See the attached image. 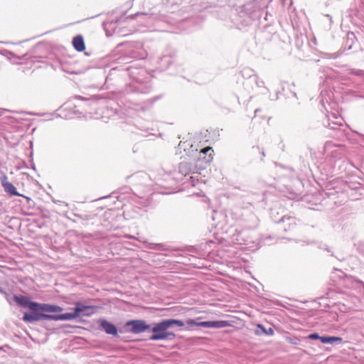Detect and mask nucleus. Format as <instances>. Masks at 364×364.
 Masks as SVG:
<instances>
[{"label": "nucleus", "mask_w": 364, "mask_h": 364, "mask_svg": "<svg viewBox=\"0 0 364 364\" xmlns=\"http://www.w3.org/2000/svg\"><path fill=\"white\" fill-rule=\"evenodd\" d=\"M14 301L23 307L28 308L31 312H26L23 314V320L26 322L33 323L43 320V313L60 312L63 309L57 305L48 304H38L31 301L24 296H14Z\"/></svg>", "instance_id": "1"}, {"label": "nucleus", "mask_w": 364, "mask_h": 364, "mask_svg": "<svg viewBox=\"0 0 364 364\" xmlns=\"http://www.w3.org/2000/svg\"><path fill=\"white\" fill-rule=\"evenodd\" d=\"M169 328L166 320H163L159 323H154L152 328V335L150 336L151 341L159 340H173L176 335L168 331Z\"/></svg>", "instance_id": "2"}, {"label": "nucleus", "mask_w": 364, "mask_h": 364, "mask_svg": "<svg viewBox=\"0 0 364 364\" xmlns=\"http://www.w3.org/2000/svg\"><path fill=\"white\" fill-rule=\"evenodd\" d=\"M187 324L190 326H199L208 328H222L230 326V324L228 321H196L193 319H188Z\"/></svg>", "instance_id": "3"}, {"label": "nucleus", "mask_w": 364, "mask_h": 364, "mask_svg": "<svg viewBox=\"0 0 364 364\" xmlns=\"http://www.w3.org/2000/svg\"><path fill=\"white\" fill-rule=\"evenodd\" d=\"M77 314L74 309L73 312L65 313L59 315L48 314V313H43V320H53V321H68L76 318Z\"/></svg>", "instance_id": "4"}, {"label": "nucleus", "mask_w": 364, "mask_h": 364, "mask_svg": "<svg viewBox=\"0 0 364 364\" xmlns=\"http://www.w3.org/2000/svg\"><path fill=\"white\" fill-rule=\"evenodd\" d=\"M95 307L93 306L85 305L80 302H77L75 304V309L77 316H90L95 312Z\"/></svg>", "instance_id": "5"}, {"label": "nucleus", "mask_w": 364, "mask_h": 364, "mask_svg": "<svg viewBox=\"0 0 364 364\" xmlns=\"http://www.w3.org/2000/svg\"><path fill=\"white\" fill-rule=\"evenodd\" d=\"M0 181L1 183V186L4 188V191L11 195V196H21L20 193H18L15 186L10 182L8 181V177L4 173H1L0 175Z\"/></svg>", "instance_id": "6"}, {"label": "nucleus", "mask_w": 364, "mask_h": 364, "mask_svg": "<svg viewBox=\"0 0 364 364\" xmlns=\"http://www.w3.org/2000/svg\"><path fill=\"white\" fill-rule=\"evenodd\" d=\"M127 326H131V332L133 333H140L149 328V326L142 320H133L127 323Z\"/></svg>", "instance_id": "7"}, {"label": "nucleus", "mask_w": 364, "mask_h": 364, "mask_svg": "<svg viewBox=\"0 0 364 364\" xmlns=\"http://www.w3.org/2000/svg\"><path fill=\"white\" fill-rule=\"evenodd\" d=\"M326 117L328 120L326 126L329 127L332 129H336L338 127L343 125V118L340 116H338L336 113H330L327 114Z\"/></svg>", "instance_id": "8"}, {"label": "nucleus", "mask_w": 364, "mask_h": 364, "mask_svg": "<svg viewBox=\"0 0 364 364\" xmlns=\"http://www.w3.org/2000/svg\"><path fill=\"white\" fill-rule=\"evenodd\" d=\"M100 327L105 331L106 333L116 336L117 334V327L112 323L102 319L100 323Z\"/></svg>", "instance_id": "9"}, {"label": "nucleus", "mask_w": 364, "mask_h": 364, "mask_svg": "<svg viewBox=\"0 0 364 364\" xmlns=\"http://www.w3.org/2000/svg\"><path fill=\"white\" fill-rule=\"evenodd\" d=\"M196 167H193L192 164L188 161H181L178 165V171L183 176L193 172Z\"/></svg>", "instance_id": "10"}, {"label": "nucleus", "mask_w": 364, "mask_h": 364, "mask_svg": "<svg viewBox=\"0 0 364 364\" xmlns=\"http://www.w3.org/2000/svg\"><path fill=\"white\" fill-rule=\"evenodd\" d=\"M73 46L77 51H83L85 49L83 37L80 35L75 36L73 39Z\"/></svg>", "instance_id": "11"}, {"label": "nucleus", "mask_w": 364, "mask_h": 364, "mask_svg": "<svg viewBox=\"0 0 364 364\" xmlns=\"http://www.w3.org/2000/svg\"><path fill=\"white\" fill-rule=\"evenodd\" d=\"M282 223H284V229L285 231L291 230L296 226V219L292 217H284L282 218Z\"/></svg>", "instance_id": "12"}, {"label": "nucleus", "mask_w": 364, "mask_h": 364, "mask_svg": "<svg viewBox=\"0 0 364 364\" xmlns=\"http://www.w3.org/2000/svg\"><path fill=\"white\" fill-rule=\"evenodd\" d=\"M342 338L336 336H321V342L322 343L333 344L336 342L341 343Z\"/></svg>", "instance_id": "13"}, {"label": "nucleus", "mask_w": 364, "mask_h": 364, "mask_svg": "<svg viewBox=\"0 0 364 364\" xmlns=\"http://www.w3.org/2000/svg\"><path fill=\"white\" fill-rule=\"evenodd\" d=\"M345 281L346 282V286L348 288H353V287H355L358 285L363 284V283L361 282L354 280L353 278L351 277H346Z\"/></svg>", "instance_id": "14"}, {"label": "nucleus", "mask_w": 364, "mask_h": 364, "mask_svg": "<svg viewBox=\"0 0 364 364\" xmlns=\"http://www.w3.org/2000/svg\"><path fill=\"white\" fill-rule=\"evenodd\" d=\"M213 152L211 147H206L202 149L200 152V154L206 155L208 152ZM204 160L206 163H210L213 160V154L210 153L207 156H204Z\"/></svg>", "instance_id": "15"}, {"label": "nucleus", "mask_w": 364, "mask_h": 364, "mask_svg": "<svg viewBox=\"0 0 364 364\" xmlns=\"http://www.w3.org/2000/svg\"><path fill=\"white\" fill-rule=\"evenodd\" d=\"M257 328L259 329L260 331H257V334L263 333L267 336L274 335V330L272 328H269L266 329L264 326L262 324H257Z\"/></svg>", "instance_id": "16"}, {"label": "nucleus", "mask_w": 364, "mask_h": 364, "mask_svg": "<svg viewBox=\"0 0 364 364\" xmlns=\"http://www.w3.org/2000/svg\"><path fill=\"white\" fill-rule=\"evenodd\" d=\"M242 233V231H238L237 230H235V232L232 234V241L237 244H242L245 242V240L240 237V235Z\"/></svg>", "instance_id": "17"}, {"label": "nucleus", "mask_w": 364, "mask_h": 364, "mask_svg": "<svg viewBox=\"0 0 364 364\" xmlns=\"http://www.w3.org/2000/svg\"><path fill=\"white\" fill-rule=\"evenodd\" d=\"M149 248L161 251H165L168 250L167 245L162 243H151L149 245Z\"/></svg>", "instance_id": "18"}, {"label": "nucleus", "mask_w": 364, "mask_h": 364, "mask_svg": "<svg viewBox=\"0 0 364 364\" xmlns=\"http://www.w3.org/2000/svg\"><path fill=\"white\" fill-rule=\"evenodd\" d=\"M167 324L169 328H171L173 325H176L179 327H183L184 323L181 320H176V319H166Z\"/></svg>", "instance_id": "19"}, {"label": "nucleus", "mask_w": 364, "mask_h": 364, "mask_svg": "<svg viewBox=\"0 0 364 364\" xmlns=\"http://www.w3.org/2000/svg\"><path fill=\"white\" fill-rule=\"evenodd\" d=\"M334 145L331 141L326 142L324 145V151L327 154L328 151L333 147Z\"/></svg>", "instance_id": "20"}, {"label": "nucleus", "mask_w": 364, "mask_h": 364, "mask_svg": "<svg viewBox=\"0 0 364 364\" xmlns=\"http://www.w3.org/2000/svg\"><path fill=\"white\" fill-rule=\"evenodd\" d=\"M136 16H144V17H146L147 18L149 19H154L156 18V16L154 15V14H139V13H137L135 14Z\"/></svg>", "instance_id": "21"}, {"label": "nucleus", "mask_w": 364, "mask_h": 364, "mask_svg": "<svg viewBox=\"0 0 364 364\" xmlns=\"http://www.w3.org/2000/svg\"><path fill=\"white\" fill-rule=\"evenodd\" d=\"M321 337L318 333H311L309 336V338L310 339H313V340H316V339H319L321 341Z\"/></svg>", "instance_id": "22"}, {"label": "nucleus", "mask_w": 364, "mask_h": 364, "mask_svg": "<svg viewBox=\"0 0 364 364\" xmlns=\"http://www.w3.org/2000/svg\"><path fill=\"white\" fill-rule=\"evenodd\" d=\"M352 73H353L354 75H363V71L360 70H356L352 71Z\"/></svg>", "instance_id": "23"}, {"label": "nucleus", "mask_w": 364, "mask_h": 364, "mask_svg": "<svg viewBox=\"0 0 364 364\" xmlns=\"http://www.w3.org/2000/svg\"><path fill=\"white\" fill-rule=\"evenodd\" d=\"M76 98H77V99H79V100H86V99H85V98H84V97H81V96H76Z\"/></svg>", "instance_id": "24"}, {"label": "nucleus", "mask_w": 364, "mask_h": 364, "mask_svg": "<svg viewBox=\"0 0 364 364\" xmlns=\"http://www.w3.org/2000/svg\"><path fill=\"white\" fill-rule=\"evenodd\" d=\"M5 111H7V110L0 109V116H1Z\"/></svg>", "instance_id": "25"}, {"label": "nucleus", "mask_w": 364, "mask_h": 364, "mask_svg": "<svg viewBox=\"0 0 364 364\" xmlns=\"http://www.w3.org/2000/svg\"><path fill=\"white\" fill-rule=\"evenodd\" d=\"M127 70L130 72V73H133V72L132 70V68H127Z\"/></svg>", "instance_id": "26"}]
</instances>
